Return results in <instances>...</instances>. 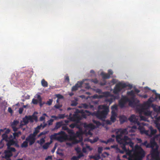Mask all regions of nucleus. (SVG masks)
Listing matches in <instances>:
<instances>
[{
  "label": "nucleus",
  "mask_w": 160,
  "mask_h": 160,
  "mask_svg": "<svg viewBox=\"0 0 160 160\" xmlns=\"http://www.w3.org/2000/svg\"><path fill=\"white\" fill-rule=\"evenodd\" d=\"M119 134L116 136V139L118 142L120 144L122 149L126 150V145L130 144L131 146L133 144L130 140V138L127 136H124L122 138L123 135H127L128 132L127 128H120L116 132V133Z\"/></svg>",
  "instance_id": "nucleus-1"
},
{
  "label": "nucleus",
  "mask_w": 160,
  "mask_h": 160,
  "mask_svg": "<svg viewBox=\"0 0 160 160\" xmlns=\"http://www.w3.org/2000/svg\"><path fill=\"white\" fill-rule=\"evenodd\" d=\"M50 138L51 140L50 142H48L49 145L52 143V140H56L60 142L65 141L67 139L68 135L64 132L61 131L58 133H55L51 135Z\"/></svg>",
  "instance_id": "nucleus-2"
},
{
  "label": "nucleus",
  "mask_w": 160,
  "mask_h": 160,
  "mask_svg": "<svg viewBox=\"0 0 160 160\" xmlns=\"http://www.w3.org/2000/svg\"><path fill=\"white\" fill-rule=\"evenodd\" d=\"M83 110H79L77 109L72 116H71L72 114H70L68 119L71 121L79 123L80 120H81V115L78 113H83Z\"/></svg>",
  "instance_id": "nucleus-3"
},
{
  "label": "nucleus",
  "mask_w": 160,
  "mask_h": 160,
  "mask_svg": "<svg viewBox=\"0 0 160 160\" xmlns=\"http://www.w3.org/2000/svg\"><path fill=\"white\" fill-rule=\"evenodd\" d=\"M129 86H130V85H127L125 83L121 82H118L115 85L113 89V93L115 94H118L122 89Z\"/></svg>",
  "instance_id": "nucleus-4"
},
{
  "label": "nucleus",
  "mask_w": 160,
  "mask_h": 160,
  "mask_svg": "<svg viewBox=\"0 0 160 160\" xmlns=\"http://www.w3.org/2000/svg\"><path fill=\"white\" fill-rule=\"evenodd\" d=\"M33 120L37 121L38 118L37 116L33 115L32 116H25V117L22 118V122L23 124H21V125H27L30 121L31 122H33Z\"/></svg>",
  "instance_id": "nucleus-5"
},
{
  "label": "nucleus",
  "mask_w": 160,
  "mask_h": 160,
  "mask_svg": "<svg viewBox=\"0 0 160 160\" xmlns=\"http://www.w3.org/2000/svg\"><path fill=\"white\" fill-rule=\"evenodd\" d=\"M127 95L128 96H131L130 98H128L129 105V106L132 107L135 104L136 95L133 90L128 92Z\"/></svg>",
  "instance_id": "nucleus-6"
},
{
  "label": "nucleus",
  "mask_w": 160,
  "mask_h": 160,
  "mask_svg": "<svg viewBox=\"0 0 160 160\" xmlns=\"http://www.w3.org/2000/svg\"><path fill=\"white\" fill-rule=\"evenodd\" d=\"M142 144L145 146L147 148H151L150 152H152L153 149H155L154 148L155 146L156 147L158 146L156 142H155L154 138L151 139L150 143H148L147 142L145 141L142 143Z\"/></svg>",
  "instance_id": "nucleus-7"
},
{
  "label": "nucleus",
  "mask_w": 160,
  "mask_h": 160,
  "mask_svg": "<svg viewBox=\"0 0 160 160\" xmlns=\"http://www.w3.org/2000/svg\"><path fill=\"white\" fill-rule=\"evenodd\" d=\"M158 146H157L155 149H153L151 155L152 159L155 160H160L159 152L158 150Z\"/></svg>",
  "instance_id": "nucleus-8"
},
{
  "label": "nucleus",
  "mask_w": 160,
  "mask_h": 160,
  "mask_svg": "<svg viewBox=\"0 0 160 160\" xmlns=\"http://www.w3.org/2000/svg\"><path fill=\"white\" fill-rule=\"evenodd\" d=\"M16 151L15 149L14 148H8L7 150L4 151L5 154V158L6 160H11L10 158L12 155V152H15Z\"/></svg>",
  "instance_id": "nucleus-9"
},
{
  "label": "nucleus",
  "mask_w": 160,
  "mask_h": 160,
  "mask_svg": "<svg viewBox=\"0 0 160 160\" xmlns=\"http://www.w3.org/2000/svg\"><path fill=\"white\" fill-rule=\"evenodd\" d=\"M128 97L122 95L121 98L118 101V105L121 108L125 107V104L128 101Z\"/></svg>",
  "instance_id": "nucleus-10"
},
{
  "label": "nucleus",
  "mask_w": 160,
  "mask_h": 160,
  "mask_svg": "<svg viewBox=\"0 0 160 160\" xmlns=\"http://www.w3.org/2000/svg\"><path fill=\"white\" fill-rule=\"evenodd\" d=\"M102 108H103V110L101 111V120L103 118H105L109 112V107L108 106L105 105H101V109Z\"/></svg>",
  "instance_id": "nucleus-11"
},
{
  "label": "nucleus",
  "mask_w": 160,
  "mask_h": 160,
  "mask_svg": "<svg viewBox=\"0 0 160 160\" xmlns=\"http://www.w3.org/2000/svg\"><path fill=\"white\" fill-rule=\"evenodd\" d=\"M135 154V157L139 160H142V158L144 157L145 155V152L143 149L138 151Z\"/></svg>",
  "instance_id": "nucleus-12"
},
{
  "label": "nucleus",
  "mask_w": 160,
  "mask_h": 160,
  "mask_svg": "<svg viewBox=\"0 0 160 160\" xmlns=\"http://www.w3.org/2000/svg\"><path fill=\"white\" fill-rule=\"evenodd\" d=\"M26 140L29 143V145L31 146L35 142L36 139V138L31 134L26 138Z\"/></svg>",
  "instance_id": "nucleus-13"
},
{
  "label": "nucleus",
  "mask_w": 160,
  "mask_h": 160,
  "mask_svg": "<svg viewBox=\"0 0 160 160\" xmlns=\"http://www.w3.org/2000/svg\"><path fill=\"white\" fill-rule=\"evenodd\" d=\"M128 119L131 122L134 123L137 125H139L140 122L138 121V119L136 118L135 115L134 114L132 115Z\"/></svg>",
  "instance_id": "nucleus-14"
},
{
  "label": "nucleus",
  "mask_w": 160,
  "mask_h": 160,
  "mask_svg": "<svg viewBox=\"0 0 160 160\" xmlns=\"http://www.w3.org/2000/svg\"><path fill=\"white\" fill-rule=\"evenodd\" d=\"M83 83V82H78L75 85V86L72 87V91H75L77 90L79 88L81 87H82Z\"/></svg>",
  "instance_id": "nucleus-15"
},
{
  "label": "nucleus",
  "mask_w": 160,
  "mask_h": 160,
  "mask_svg": "<svg viewBox=\"0 0 160 160\" xmlns=\"http://www.w3.org/2000/svg\"><path fill=\"white\" fill-rule=\"evenodd\" d=\"M7 145L8 146V148H11L10 146L11 145H13L17 144L16 142L14 141L13 139H11L10 138L8 139Z\"/></svg>",
  "instance_id": "nucleus-16"
},
{
  "label": "nucleus",
  "mask_w": 160,
  "mask_h": 160,
  "mask_svg": "<svg viewBox=\"0 0 160 160\" xmlns=\"http://www.w3.org/2000/svg\"><path fill=\"white\" fill-rule=\"evenodd\" d=\"M79 123L76 122L75 127L79 129V131L76 132V135L78 136L82 132V128L80 125L78 124Z\"/></svg>",
  "instance_id": "nucleus-17"
},
{
  "label": "nucleus",
  "mask_w": 160,
  "mask_h": 160,
  "mask_svg": "<svg viewBox=\"0 0 160 160\" xmlns=\"http://www.w3.org/2000/svg\"><path fill=\"white\" fill-rule=\"evenodd\" d=\"M116 113L114 111H112V115L110 118L111 121L112 122H114L116 120Z\"/></svg>",
  "instance_id": "nucleus-18"
},
{
  "label": "nucleus",
  "mask_w": 160,
  "mask_h": 160,
  "mask_svg": "<svg viewBox=\"0 0 160 160\" xmlns=\"http://www.w3.org/2000/svg\"><path fill=\"white\" fill-rule=\"evenodd\" d=\"M150 130V137H152V136L154 135L157 132V130L156 129H153V128L151 126L149 128Z\"/></svg>",
  "instance_id": "nucleus-19"
},
{
  "label": "nucleus",
  "mask_w": 160,
  "mask_h": 160,
  "mask_svg": "<svg viewBox=\"0 0 160 160\" xmlns=\"http://www.w3.org/2000/svg\"><path fill=\"white\" fill-rule=\"evenodd\" d=\"M37 98L38 100V102L39 104V105L40 107H42L43 105L45 103V102H42V98L39 95H37Z\"/></svg>",
  "instance_id": "nucleus-20"
},
{
  "label": "nucleus",
  "mask_w": 160,
  "mask_h": 160,
  "mask_svg": "<svg viewBox=\"0 0 160 160\" xmlns=\"http://www.w3.org/2000/svg\"><path fill=\"white\" fill-rule=\"evenodd\" d=\"M63 125V122L62 121L57 122L56 123L55 128L52 129V130L57 129L58 128H60Z\"/></svg>",
  "instance_id": "nucleus-21"
},
{
  "label": "nucleus",
  "mask_w": 160,
  "mask_h": 160,
  "mask_svg": "<svg viewBox=\"0 0 160 160\" xmlns=\"http://www.w3.org/2000/svg\"><path fill=\"white\" fill-rule=\"evenodd\" d=\"M138 125V129L139 130L140 133L141 134H143V133L145 130L143 126L141 125V123L140 122L139 125Z\"/></svg>",
  "instance_id": "nucleus-22"
},
{
  "label": "nucleus",
  "mask_w": 160,
  "mask_h": 160,
  "mask_svg": "<svg viewBox=\"0 0 160 160\" xmlns=\"http://www.w3.org/2000/svg\"><path fill=\"white\" fill-rule=\"evenodd\" d=\"M119 120L121 124H122L124 122L127 121V118L124 116H121L119 118Z\"/></svg>",
  "instance_id": "nucleus-23"
},
{
  "label": "nucleus",
  "mask_w": 160,
  "mask_h": 160,
  "mask_svg": "<svg viewBox=\"0 0 160 160\" xmlns=\"http://www.w3.org/2000/svg\"><path fill=\"white\" fill-rule=\"evenodd\" d=\"M101 75L103 79H109L110 78V75L108 73H105L103 72H101Z\"/></svg>",
  "instance_id": "nucleus-24"
},
{
  "label": "nucleus",
  "mask_w": 160,
  "mask_h": 160,
  "mask_svg": "<svg viewBox=\"0 0 160 160\" xmlns=\"http://www.w3.org/2000/svg\"><path fill=\"white\" fill-rule=\"evenodd\" d=\"M144 115L146 116H151L152 114V112L148 110H144L143 111Z\"/></svg>",
  "instance_id": "nucleus-25"
},
{
  "label": "nucleus",
  "mask_w": 160,
  "mask_h": 160,
  "mask_svg": "<svg viewBox=\"0 0 160 160\" xmlns=\"http://www.w3.org/2000/svg\"><path fill=\"white\" fill-rule=\"evenodd\" d=\"M86 127L89 128L91 129H94L96 128V127L95 125L91 123L87 124Z\"/></svg>",
  "instance_id": "nucleus-26"
},
{
  "label": "nucleus",
  "mask_w": 160,
  "mask_h": 160,
  "mask_svg": "<svg viewBox=\"0 0 160 160\" xmlns=\"http://www.w3.org/2000/svg\"><path fill=\"white\" fill-rule=\"evenodd\" d=\"M2 139L5 140L6 141H8L10 138H8L7 134L6 133H4L2 135Z\"/></svg>",
  "instance_id": "nucleus-27"
},
{
  "label": "nucleus",
  "mask_w": 160,
  "mask_h": 160,
  "mask_svg": "<svg viewBox=\"0 0 160 160\" xmlns=\"http://www.w3.org/2000/svg\"><path fill=\"white\" fill-rule=\"evenodd\" d=\"M41 84L42 86L44 87H47L48 86V82L46 81L44 79L42 80L41 81Z\"/></svg>",
  "instance_id": "nucleus-28"
},
{
  "label": "nucleus",
  "mask_w": 160,
  "mask_h": 160,
  "mask_svg": "<svg viewBox=\"0 0 160 160\" xmlns=\"http://www.w3.org/2000/svg\"><path fill=\"white\" fill-rule=\"evenodd\" d=\"M28 142L26 140L24 141L21 144V147L22 148L27 147L28 146Z\"/></svg>",
  "instance_id": "nucleus-29"
},
{
  "label": "nucleus",
  "mask_w": 160,
  "mask_h": 160,
  "mask_svg": "<svg viewBox=\"0 0 160 160\" xmlns=\"http://www.w3.org/2000/svg\"><path fill=\"white\" fill-rule=\"evenodd\" d=\"M45 138H41L39 141L38 140L37 141V142L39 144L41 145H42L45 142Z\"/></svg>",
  "instance_id": "nucleus-30"
},
{
  "label": "nucleus",
  "mask_w": 160,
  "mask_h": 160,
  "mask_svg": "<svg viewBox=\"0 0 160 160\" xmlns=\"http://www.w3.org/2000/svg\"><path fill=\"white\" fill-rule=\"evenodd\" d=\"M14 138H18L21 134V132L18 131V132H15L13 134Z\"/></svg>",
  "instance_id": "nucleus-31"
},
{
  "label": "nucleus",
  "mask_w": 160,
  "mask_h": 160,
  "mask_svg": "<svg viewBox=\"0 0 160 160\" xmlns=\"http://www.w3.org/2000/svg\"><path fill=\"white\" fill-rule=\"evenodd\" d=\"M103 96L104 97H108L111 96V94L109 92H105L103 93Z\"/></svg>",
  "instance_id": "nucleus-32"
},
{
  "label": "nucleus",
  "mask_w": 160,
  "mask_h": 160,
  "mask_svg": "<svg viewBox=\"0 0 160 160\" xmlns=\"http://www.w3.org/2000/svg\"><path fill=\"white\" fill-rule=\"evenodd\" d=\"M142 149V148L140 146H139L138 145H136L135 147V152L136 153V152H138V151H139L140 150Z\"/></svg>",
  "instance_id": "nucleus-33"
},
{
  "label": "nucleus",
  "mask_w": 160,
  "mask_h": 160,
  "mask_svg": "<svg viewBox=\"0 0 160 160\" xmlns=\"http://www.w3.org/2000/svg\"><path fill=\"white\" fill-rule=\"evenodd\" d=\"M159 120H158L157 118V120L155 121V123L156 125V127L160 132V123L158 122V121Z\"/></svg>",
  "instance_id": "nucleus-34"
},
{
  "label": "nucleus",
  "mask_w": 160,
  "mask_h": 160,
  "mask_svg": "<svg viewBox=\"0 0 160 160\" xmlns=\"http://www.w3.org/2000/svg\"><path fill=\"white\" fill-rule=\"evenodd\" d=\"M39 132V131L37 129H35V130L32 133H31L30 134L34 136L36 138V137L37 134Z\"/></svg>",
  "instance_id": "nucleus-35"
},
{
  "label": "nucleus",
  "mask_w": 160,
  "mask_h": 160,
  "mask_svg": "<svg viewBox=\"0 0 160 160\" xmlns=\"http://www.w3.org/2000/svg\"><path fill=\"white\" fill-rule=\"evenodd\" d=\"M19 121L18 120H14L11 124V126H16L19 123Z\"/></svg>",
  "instance_id": "nucleus-36"
},
{
  "label": "nucleus",
  "mask_w": 160,
  "mask_h": 160,
  "mask_svg": "<svg viewBox=\"0 0 160 160\" xmlns=\"http://www.w3.org/2000/svg\"><path fill=\"white\" fill-rule=\"evenodd\" d=\"M114 100V99L112 98H106L105 99V101L106 102H109V104H111L113 102Z\"/></svg>",
  "instance_id": "nucleus-37"
},
{
  "label": "nucleus",
  "mask_w": 160,
  "mask_h": 160,
  "mask_svg": "<svg viewBox=\"0 0 160 160\" xmlns=\"http://www.w3.org/2000/svg\"><path fill=\"white\" fill-rule=\"evenodd\" d=\"M67 132L68 133V134L70 135H73L74 134V133L73 132V131L72 130L68 128L67 130Z\"/></svg>",
  "instance_id": "nucleus-38"
},
{
  "label": "nucleus",
  "mask_w": 160,
  "mask_h": 160,
  "mask_svg": "<svg viewBox=\"0 0 160 160\" xmlns=\"http://www.w3.org/2000/svg\"><path fill=\"white\" fill-rule=\"evenodd\" d=\"M92 122L96 124L97 127H98L100 126V122L94 120H93Z\"/></svg>",
  "instance_id": "nucleus-39"
},
{
  "label": "nucleus",
  "mask_w": 160,
  "mask_h": 160,
  "mask_svg": "<svg viewBox=\"0 0 160 160\" xmlns=\"http://www.w3.org/2000/svg\"><path fill=\"white\" fill-rule=\"evenodd\" d=\"M49 146V144L48 142H46L42 146V148L44 149H47L48 148Z\"/></svg>",
  "instance_id": "nucleus-40"
},
{
  "label": "nucleus",
  "mask_w": 160,
  "mask_h": 160,
  "mask_svg": "<svg viewBox=\"0 0 160 160\" xmlns=\"http://www.w3.org/2000/svg\"><path fill=\"white\" fill-rule=\"evenodd\" d=\"M97 117L98 118L100 119V105L98 106V111L97 112Z\"/></svg>",
  "instance_id": "nucleus-41"
},
{
  "label": "nucleus",
  "mask_w": 160,
  "mask_h": 160,
  "mask_svg": "<svg viewBox=\"0 0 160 160\" xmlns=\"http://www.w3.org/2000/svg\"><path fill=\"white\" fill-rule=\"evenodd\" d=\"M128 160H139L135 157L133 158L132 156H130L128 158Z\"/></svg>",
  "instance_id": "nucleus-42"
},
{
  "label": "nucleus",
  "mask_w": 160,
  "mask_h": 160,
  "mask_svg": "<svg viewBox=\"0 0 160 160\" xmlns=\"http://www.w3.org/2000/svg\"><path fill=\"white\" fill-rule=\"evenodd\" d=\"M82 107L85 109L89 108V105H88L86 103H84L82 104Z\"/></svg>",
  "instance_id": "nucleus-43"
},
{
  "label": "nucleus",
  "mask_w": 160,
  "mask_h": 160,
  "mask_svg": "<svg viewBox=\"0 0 160 160\" xmlns=\"http://www.w3.org/2000/svg\"><path fill=\"white\" fill-rule=\"evenodd\" d=\"M38 102V101L37 99L33 98L32 100V102L34 104H37Z\"/></svg>",
  "instance_id": "nucleus-44"
},
{
  "label": "nucleus",
  "mask_w": 160,
  "mask_h": 160,
  "mask_svg": "<svg viewBox=\"0 0 160 160\" xmlns=\"http://www.w3.org/2000/svg\"><path fill=\"white\" fill-rule=\"evenodd\" d=\"M65 117V114H59L58 115V119H63Z\"/></svg>",
  "instance_id": "nucleus-45"
},
{
  "label": "nucleus",
  "mask_w": 160,
  "mask_h": 160,
  "mask_svg": "<svg viewBox=\"0 0 160 160\" xmlns=\"http://www.w3.org/2000/svg\"><path fill=\"white\" fill-rule=\"evenodd\" d=\"M76 123V122L74 123H72V124H70L69 125V126L70 128H73L75 127Z\"/></svg>",
  "instance_id": "nucleus-46"
},
{
  "label": "nucleus",
  "mask_w": 160,
  "mask_h": 160,
  "mask_svg": "<svg viewBox=\"0 0 160 160\" xmlns=\"http://www.w3.org/2000/svg\"><path fill=\"white\" fill-rule=\"evenodd\" d=\"M105 123L107 125H111L112 123V122L111 121L109 120H106L105 121Z\"/></svg>",
  "instance_id": "nucleus-47"
},
{
  "label": "nucleus",
  "mask_w": 160,
  "mask_h": 160,
  "mask_svg": "<svg viewBox=\"0 0 160 160\" xmlns=\"http://www.w3.org/2000/svg\"><path fill=\"white\" fill-rule=\"evenodd\" d=\"M114 141V139L112 138H109L108 139L107 142V143H108L110 142H113Z\"/></svg>",
  "instance_id": "nucleus-48"
},
{
  "label": "nucleus",
  "mask_w": 160,
  "mask_h": 160,
  "mask_svg": "<svg viewBox=\"0 0 160 160\" xmlns=\"http://www.w3.org/2000/svg\"><path fill=\"white\" fill-rule=\"evenodd\" d=\"M78 103L76 101H73L71 104V106H76L77 105Z\"/></svg>",
  "instance_id": "nucleus-49"
},
{
  "label": "nucleus",
  "mask_w": 160,
  "mask_h": 160,
  "mask_svg": "<svg viewBox=\"0 0 160 160\" xmlns=\"http://www.w3.org/2000/svg\"><path fill=\"white\" fill-rule=\"evenodd\" d=\"M143 134H145L147 136L150 137V133H149V130H145Z\"/></svg>",
  "instance_id": "nucleus-50"
},
{
  "label": "nucleus",
  "mask_w": 160,
  "mask_h": 160,
  "mask_svg": "<svg viewBox=\"0 0 160 160\" xmlns=\"http://www.w3.org/2000/svg\"><path fill=\"white\" fill-rule=\"evenodd\" d=\"M138 95L140 97L143 98H147L148 97V96L147 94L142 95L140 94H138Z\"/></svg>",
  "instance_id": "nucleus-51"
},
{
  "label": "nucleus",
  "mask_w": 160,
  "mask_h": 160,
  "mask_svg": "<svg viewBox=\"0 0 160 160\" xmlns=\"http://www.w3.org/2000/svg\"><path fill=\"white\" fill-rule=\"evenodd\" d=\"M52 99H50L47 102L46 104H48L49 105H50L52 104Z\"/></svg>",
  "instance_id": "nucleus-52"
},
{
  "label": "nucleus",
  "mask_w": 160,
  "mask_h": 160,
  "mask_svg": "<svg viewBox=\"0 0 160 160\" xmlns=\"http://www.w3.org/2000/svg\"><path fill=\"white\" fill-rule=\"evenodd\" d=\"M23 111V108H19L18 110L19 113L20 114H21L22 113V112Z\"/></svg>",
  "instance_id": "nucleus-53"
},
{
  "label": "nucleus",
  "mask_w": 160,
  "mask_h": 160,
  "mask_svg": "<svg viewBox=\"0 0 160 160\" xmlns=\"http://www.w3.org/2000/svg\"><path fill=\"white\" fill-rule=\"evenodd\" d=\"M113 72L112 70L111 69H109L108 71V74L110 76L111 75H112L113 74Z\"/></svg>",
  "instance_id": "nucleus-54"
},
{
  "label": "nucleus",
  "mask_w": 160,
  "mask_h": 160,
  "mask_svg": "<svg viewBox=\"0 0 160 160\" xmlns=\"http://www.w3.org/2000/svg\"><path fill=\"white\" fill-rule=\"evenodd\" d=\"M82 114L81 115V120L82 118H86V115L84 114V112L83 113H81Z\"/></svg>",
  "instance_id": "nucleus-55"
},
{
  "label": "nucleus",
  "mask_w": 160,
  "mask_h": 160,
  "mask_svg": "<svg viewBox=\"0 0 160 160\" xmlns=\"http://www.w3.org/2000/svg\"><path fill=\"white\" fill-rule=\"evenodd\" d=\"M92 98H100V95H98L97 94H95L92 96Z\"/></svg>",
  "instance_id": "nucleus-56"
},
{
  "label": "nucleus",
  "mask_w": 160,
  "mask_h": 160,
  "mask_svg": "<svg viewBox=\"0 0 160 160\" xmlns=\"http://www.w3.org/2000/svg\"><path fill=\"white\" fill-rule=\"evenodd\" d=\"M98 158H100V147H98Z\"/></svg>",
  "instance_id": "nucleus-57"
},
{
  "label": "nucleus",
  "mask_w": 160,
  "mask_h": 160,
  "mask_svg": "<svg viewBox=\"0 0 160 160\" xmlns=\"http://www.w3.org/2000/svg\"><path fill=\"white\" fill-rule=\"evenodd\" d=\"M111 108L112 109H114L117 110V106L115 104L112 106Z\"/></svg>",
  "instance_id": "nucleus-58"
},
{
  "label": "nucleus",
  "mask_w": 160,
  "mask_h": 160,
  "mask_svg": "<svg viewBox=\"0 0 160 160\" xmlns=\"http://www.w3.org/2000/svg\"><path fill=\"white\" fill-rule=\"evenodd\" d=\"M68 128L67 126H63L62 127V129L64 130L67 131Z\"/></svg>",
  "instance_id": "nucleus-59"
},
{
  "label": "nucleus",
  "mask_w": 160,
  "mask_h": 160,
  "mask_svg": "<svg viewBox=\"0 0 160 160\" xmlns=\"http://www.w3.org/2000/svg\"><path fill=\"white\" fill-rule=\"evenodd\" d=\"M57 97L58 98V99H61L63 98V96L62 95L60 94H58L56 95Z\"/></svg>",
  "instance_id": "nucleus-60"
},
{
  "label": "nucleus",
  "mask_w": 160,
  "mask_h": 160,
  "mask_svg": "<svg viewBox=\"0 0 160 160\" xmlns=\"http://www.w3.org/2000/svg\"><path fill=\"white\" fill-rule=\"evenodd\" d=\"M54 120L52 119H50L48 121V124L49 125H51L52 124V122H53Z\"/></svg>",
  "instance_id": "nucleus-61"
},
{
  "label": "nucleus",
  "mask_w": 160,
  "mask_h": 160,
  "mask_svg": "<svg viewBox=\"0 0 160 160\" xmlns=\"http://www.w3.org/2000/svg\"><path fill=\"white\" fill-rule=\"evenodd\" d=\"M117 82V80L116 79H112L111 81V82L113 84L116 83Z\"/></svg>",
  "instance_id": "nucleus-62"
},
{
  "label": "nucleus",
  "mask_w": 160,
  "mask_h": 160,
  "mask_svg": "<svg viewBox=\"0 0 160 160\" xmlns=\"http://www.w3.org/2000/svg\"><path fill=\"white\" fill-rule=\"evenodd\" d=\"M78 158L76 156H74L71 158V160H78Z\"/></svg>",
  "instance_id": "nucleus-63"
},
{
  "label": "nucleus",
  "mask_w": 160,
  "mask_h": 160,
  "mask_svg": "<svg viewBox=\"0 0 160 160\" xmlns=\"http://www.w3.org/2000/svg\"><path fill=\"white\" fill-rule=\"evenodd\" d=\"M14 132H16L18 130V128L16 126H11Z\"/></svg>",
  "instance_id": "nucleus-64"
}]
</instances>
